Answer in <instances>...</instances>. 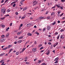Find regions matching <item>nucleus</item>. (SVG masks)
Wrapping results in <instances>:
<instances>
[{
	"mask_svg": "<svg viewBox=\"0 0 65 65\" xmlns=\"http://www.w3.org/2000/svg\"><path fill=\"white\" fill-rule=\"evenodd\" d=\"M65 19V17H63L62 18V20H64V19Z\"/></svg>",
	"mask_w": 65,
	"mask_h": 65,
	"instance_id": "nucleus-40",
	"label": "nucleus"
},
{
	"mask_svg": "<svg viewBox=\"0 0 65 65\" xmlns=\"http://www.w3.org/2000/svg\"><path fill=\"white\" fill-rule=\"evenodd\" d=\"M4 1L3 0L1 1V3H3V2H4Z\"/></svg>",
	"mask_w": 65,
	"mask_h": 65,
	"instance_id": "nucleus-58",
	"label": "nucleus"
},
{
	"mask_svg": "<svg viewBox=\"0 0 65 65\" xmlns=\"http://www.w3.org/2000/svg\"><path fill=\"white\" fill-rule=\"evenodd\" d=\"M64 31V29H61L60 30V31H61V32H63V31Z\"/></svg>",
	"mask_w": 65,
	"mask_h": 65,
	"instance_id": "nucleus-29",
	"label": "nucleus"
},
{
	"mask_svg": "<svg viewBox=\"0 0 65 65\" xmlns=\"http://www.w3.org/2000/svg\"><path fill=\"white\" fill-rule=\"evenodd\" d=\"M26 64H30V63H29V62H26Z\"/></svg>",
	"mask_w": 65,
	"mask_h": 65,
	"instance_id": "nucleus-26",
	"label": "nucleus"
},
{
	"mask_svg": "<svg viewBox=\"0 0 65 65\" xmlns=\"http://www.w3.org/2000/svg\"><path fill=\"white\" fill-rule=\"evenodd\" d=\"M0 56H3V54H1L0 55Z\"/></svg>",
	"mask_w": 65,
	"mask_h": 65,
	"instance_id": "nucleus-59",
	"label": "nucleus"
},
{
	"mask_svg": "<svg viewBox=\"0 0 65 65\" xmlns=\"http://www.w3.org/2000/svg\"><path fill=\"white\" fill-rule=\"evenodd\" d=\"M57 23H60V21H58Z\"/></svg>",
	"mask_w": 65,
	"mask_h": 65,
	"instance_id": "nucleus-52",
	"label": "nucleus"
},
{
	"mask_svg": "<svg viewBox=\"0 0 65 65\" xmlns=\"http://www.w3.org/2000/svg\"><path fill=\"white\" fill-rule=\"evenodd\" d=\"M41 65H46V64L45 63H43L41 64Z\"/></svg>",
	"mask_w": 65,
	"mask_h": 65,
	"instance_id": "nucleus-33",
	"label": "nucleus"
},
{
	"mask_svg": "<svg viewBox=\"0 0 65 65\" xmlns=\"http://www.w3.org/2000/svg\"><path fill=\"white\" fill-rule=\"evenodd\" d=\"M22 26H23V24H21L20 25V27H22Z\"/></svg>",
	"mask_w": 65,
	"mask_h": 65,
	"instance_id": "nucleus-50",
	"label": "nucleus"
},
{
	"mask_svg": "<svg viewBox=\"0 0 65 65\" xmlns=\"http://www.w3.org/2000/svg\"><path fill=\"white\" fill-rule=\"evenodd\" d=\"M12 46V45H9L8 47V48H9L10 47H11Z\"/></svg>",
	"mask_w": 65,
	"mask_h": 65,
	"instance_id": "nucleus-10",
	"label": "nucleus"
},
{
	"mask_svg": "<svg viewBox=\"0 0 65 65\" xmlns=\"http://www.w3.org/2000/svg\"><path fill=\"white\" fill-rule=\"evenodd\" d=\"M23 7H20V9H23Z\"/></svg>",
	"mask_w": 65,
	"mask_h": 65,
	"instance_id": "nucleus-64",
	"label": "nucleus"
},
{
	"mask_svg": "<svg viewBox=\"0 0 65 65\" xmlns=\"http://www.w3.org/2000/svg\"><path fill=\"white\" fill-rule=\"evenodd\" d=\"M45 44H47V42H45Z\"/></svg>",
	"mask_w": 65,
	"mask_h": 65,
	"instance_id": "nucleus-61",
	"label": "nucleus"
},
{
	"mask_svg": "<svg viewBox=\"0 0 65 65\" xmlns=\"http://www.w3.org/2000/svg\"><path fill=\"white\" fill-rule=\"evenodd\" d=\"M56 21H55L54 23H53L52 24L53 25H55V24H56Z\"/></svg>",
	"mask_w": 65,
	"mask_h": 65,
	"instance_id": "nucleus-23",
	"label": "nucleus"
},
{
	"mask_svg": "<svg viewBox=\"0 0 65 65\" xmlns=\"http://www.w3.org/2000/svg\"><path fill=\"white\" fill-rule=\"evenodd\" d=\"M14 3H15V2H13L11 4V5H13V4H14Z\"/></svg>",
	"mask_w": 65,
	"mask_h": 65,
	"instance_id": "nucleus-18",
	"label": "nucleus"
},
{
	"mask_svg": "<svg viewBox=\"0 0 65 65\" xmlns=\"http://www.w3.org/2000/svg\"><path fill=\"white\" fill-rule=\"evenodd\" d=\"M3 60H2L0 61V62L1 63H2L3 62Z\"/></svg>",
	"mask_w": 65,
	"mask_h": 65,
	"instance_id": "nucleus-48",
	"label": "nucleus"
},
{
	"mask_svg": "<svg viewBox=\"0 0 65 65\" xmlns=\"http://www.w3.org/2000/svg\"><path fill=\"white\" fill-rule=\"evenodd\" d=\"M8 48L7 47H6L5 48H3L2 49V50H4V51H5V50H7V48Z\"/></svg>",
	"mask_w": 65,
	"mask_h": 65,
	"instance_id": "nucleus-12",
	"label": "nucleus"
},
{
	"mask_svg": "<svg viewBox=\"0 0 65 65\" xmlns=\"http://www.w3.org/2000/svg\"><path fill=\"white\" fill-rule=\"evenodd\" d=\"M26 9H27V8L26 7L24 8L23 9V11L25 10Z\"/></svg>",
	"mask_w": 65,
	"mask_h": 65,
	"instance_id": "nucleus-15",
	"label": "nucleus"
},
{
	"mask_svg": "<svg viewBox=\"0 0 65 65\" xmlns=\"http://www.w3.org/2000/svg\"><path fill=\"white\" fill-rule=\"evenodd\" d=\"M58 59H59V58L57 57L54 60V61H58Z\"/></svg>",
	"mask_w": 65,
	"mask_h": 65,
	"instance_id": "nucleus-6",
	"label": "nucleus"
},
{
	"mask_svg": "<svg viewBox=\"0 0 65 65\" xmlns=\"http://www.w3.org/2000/svg\"><path fill=\"white\" fill-rule=\"evenodd\" d=\"M8 29H9V27H8L6 29V31H8Z\"/></svg>",
	"mask_w": 65,
	"mask_h": 65,
	"instance_id": "nucleus-25",
	"label": "nucleus"
},
{
	"mask_svg": "<svg viewBox=\"0 0 65 65\" xmlns=\"http://www.w3.org/2000/svg\"><path fill=\"white\" fill-rule=\"evenodd\" d=\"M12 48L9 51V54L10 53V52H11V51H12Z\"/></svg>",
	"mask_w": 65,
	"mask_h": 65,
	"instance_id": "nucleus-20",
	"label": "nucleus"
},
{
	"mask_svg": "<svg viewBox=\"0 0 65 65\" xmlns=\"http://www.w3.org/2000/svg\"><path fill=\"white\" fill-rule=\"evenodd\" d=\"M27 35L28 36H32V34L29 32L27 33Z\"/></svg>",
	"mask_w": 65,
	"mask_h": 65,
	"instance_id": "nucleus-7",
	"label": "nucleus"
},
{
	"mask_svg": "<svg viewBox=\"0 0 65 65\" xmlns=\"http://www.w3.org/2000/svg\"><path fill=\"white\" fill-rule=\"evenodd\" d=\"M41 19H44V17H41Z\"/></svg>",
	"mask_w": 65,
	"mask_h": 65,
	"instance_id": "nucleus-43",
	"label": "nucleus"
},
{
	"mask_svg": "<svg viewBox=\"0 0 65 65\" xmlns=\"http://www.w3.org/2000/svg\"><path fill=\"white\" fill-rule=\"evenodd\" d=\"M34 28H37V27H36V25H35L34 26Z\"/></svg>",
	"mask_w": 65,
	"mask_h": 65,
	"instance_id": "nucleus-55",
	"label": "nucleus"
},
{
	"mask_svg": "<svg viewBox=\"0 0 65 65\" xmlns=\"http://www.w3.org/2000/svg\"><path fill=\"white\" fill-rule=\"evenodd\" d=\"M12 23H11L10 24V26H12Z\"/></svg>",
	"mask_w": 65,
	"mask_h": 65,
	"instance_id": "nucleus-38",
	"label": "nucleus"
},
{
	"mask_svg": "<svg viewBox=\"0 0 65 65\" xmlns=\"http://www.w3.org/2000/svg\"><path fill=\"white\" fill-rule=\"evenodd\" d=\"M9 34H7L6 35V37H9Z\"/></svg>",
	"mask_w": 65,
	"mask_h": 65,
	"instance_id": "nucleus-14",
	"label": "nucleus"
},
{
	"mask_svg": "<svg viewBox=\"0 0 65 65\" xmlns=\"http://www.w3.org/2000/svg\"><path fill=\"white\" fill-rule=\"evenodd\" d=\"M5 17H8V16H9V15L8 14L7 15H5Z\"/></svg>",
	"mask_w": 65,
	"mask_h": 65,
	"instance_id": "nucleus-51",
	"label": "nucleus"
},
{
	"mask_svg": "<svg viewBox=\"0 0 65 65\" xmlns=\"http://www.w3.org/2000/svg\"><path fill=\"white\" fill-rule=\"evenodd\" d=\"M26 50V48H23L22 50V51H23V52H24V51Z\"/></svg>",
	"mask_w": 65,
	"mask_h": 65,
	"instance_id": "nucleus-16",
	"label": "nucleus"
},
{
	"mask_svg": "<svg viewBox=\"0 0 65 65\" xmlns=\"http://www.w3.org/2000/svg\"><path fill=\"white\" fill-rule=\"evenodd\" d=\"M58 32H56L54 34V35H58Z\"/></svg>",
	"mask_w": 65,
	"mask_h": 65,
	"instance_id": "nucleus-21",
	"label": "nucleus"
},
{
	"mask_svg": "<svg viewBox=\"0 0 65 65\" xmlns=\"http://www.w3.org/2000/svg\"><path fill=\"white\" fill-rule=\"evenodd\" d=\"M5 11H6V9L4 10V9H2L1 12H3V14H4V13H5Z\"/></svg>",
	"mask_w": 65,
	"mask_h": 65,
	"instance_id": "nucleus-2",
	"label": "nucleus"
},
{
	"mask_svg": "<svg viewBox=\"0 0 65 65\" xmlns=\"http://www.w3.org/2000/svg\"><path fill=\"white\" fill-rule=\"evenodd\" d=\"M9 0H6L5 2V3H6V2H7Z\"/></svg>",
	"mask_w": 65,
	"mask_h": 65,
	"instance_id": "nucleus-42",
	"label": "nucleus"
},
{
	"mask_svg": "<svg viewBox=\"0 0 65 65\" xmlns=\"http://www.w3.org/2000/svg\"><path fill=\"white\" fill-rule=\"evenodd\" d=\"M4 19H5V17H4L3 18H1V20H4Z\"/></svg>",
	"mask_w": 65,
	"mask_h": 65,
	"instance_id": "nucleus-17",
	"label": "nucleus"
},
{
	"mask_svg": "<svg viewBox=\"0 0 65 65\" xmlns=\"http://www.w3.org/2000/svg\"><path fill=\"white\" fill-rule=\"evenodd\" d=\"M5 41V39L3 38H1L0 40V41L1 42H3V41Z\"/></svg>",
	"mask_w": 65,
	"mask_h": 65,
	"instance_id": "nucleus-4",
	"label": "nucleus"
},
{
	"mask_svg": "<svg viewBox=\"0 0 65 65\" xmlns=\"http://www.w3.org/2000/svg\"><path fill=\"white\" fill-rule=\"evenodd\" d=\"M56 45L55 44L54 45H53V46L54 47H55V46H56Z\"/></svg>",
	"mask_w": 65,
	"mask_h": 65,
	"instance_id": "nucleus-53",
	"label": "nucleus"
},
{
	"mask_svg": "<svg viewBox=\"0 0 65 65\" xmlns=\"http://www.w3.org/2000/svg\"><path fill=\"white\" fill-rule=\"evenodd\" d=\"M58 61H56V62L54 63L55 64H57L58 63Z\"/></svg>",
	"mask_w": 65,
	"mask_h": 65,
	"instance_id": "nucleus-34",
	"label": "nucleus"
},
{
	"mask_svg": "<svg viewBox=\"0 0 65 65\" xmlns=\"http://www.w3.org/2000/svg\"><path fill=\"white\" fill-rule=\"evenodd\" d=\"M47 19H50V17H48L47 18Z\"/></svg>",
	"mask_w": 65,
	"mask_h": 65,
	"instance_id": "nucleus-47",
	"label": "nucleus"
},
{
	"mask_svg": "<svg viewBox=\"0 0 65 65\" xmlns=\"http://www.w3.org/2000/svg\"><path fill=\"white\" fill-rule=\"evenodd\" d=\"M32 50L33 52H35L36 51V48H33L32 49Z\"/></svg>",
	"mask_w": 65,
	"mask_h": 65,
	"instance_id": "nucleus-8",
	"label": "nucleus"
},
{
	"mask_svg": "<svg viewBox=\"0 0 65 65\" xmlns=\"http://www.w3.org/2000/svg\"><path fill=\"white\" fill-rule=\"evenodd\" d=\"M2 37L3 38H4V37H5V36H4V35H3L2 36Z\"/></svg>",
	"mask_w": 65,
	"mask_h": 65,
	"instance_id": "nucleus-36",
	"label": "nucleus"
},
{
	"mask_svg": "<svg viewBox=\"0 0 65 65\" xmlns=\"http://www.w3.org/2000/svg\"><path fill=\"white\" fill-rule=\"evenodd\" d=\"M51 27L50 26H47V30H50V29H51Z\"/></svg>",
	"mask_w": 65,
	"mask_h": 65,
	"instance_id": "nucleus-5",
	"label": "nucleus"
},
{
	"mask_svg": "<svg viewBox=\"0 0 65 65\" xmlns=\"http://www.w3.org/2000/svg\"><path fill=\"white\" fill-rule=\"evenodd\" d=\"M45 29H46V28H44L43 29V31H45Z\"/></svg>",
	"mask_w": 65,
	"mask_h": 65,
	"instance_id": "nucleus-57",
	"label": "nucleus"
},
{
	"mask_svg": "<svg viewBox=\"0 0 65 65\" xmlns=\"http://www.w3.org/2000/svg\"><path fill=\"white\" fill-rule=\"evenodd\" d=\"M55 14V13H54V12H53L52 13L51 15H53V14Z\"/></svg>",
	"mask_w": 65,
	"mask_h": 65,
	"instance_id": "nucleus-28",
	"label": "nucleus"
},
{
	"mask_svg": "<svg viewBox=\"0 0 65 65\" xmlns=\"http://www.w3.org/2000/svg\"><path fill=\"white\" fill-rule=\"evenodd\" d=\"M19 53L18 52H17L16 53V55H19Z\"/></svg>",
	"mask_w": 65,
	"mask_h": 65,
	"instance_id": "nucleus-30",
	"label": "nucleus"
},
{
	"mask_svg": "<svg viewBox=\"0 0 65 65\" xmlns=\"http://www.w3.org/2000/svg\"><path fill=\"white\" fill-rule=\"evenodd\" d=\"M60 11H58V14H60Z\"/></svg>",
	"mask_w": 65,
	"mask_h": 65,
	"instance_id": "nucleus-56",
	"label": "nucleus"
},
{
	"mask_svg": "<svg viewBox=\"0 0 65 65\" xmlns=\"http://www.w3.org/2000/svg\"><path fill=\"white\" fill-rule=\"evenodd\" d=\"M63 15V13H62L61 14L60 16V17H61V16Z\"/></svg>",
	"mask_w": 65,
	"mask_h": 65,
	"instance_id": "nucleus-54",
	"label": "nucleus"
},
{
	"mask_svg": "<svg viewBox=\"0 0 65 65\" xmlns=\"http://www.w3.org/2000/svg\"><path fill=\"white\" fill-rule=\"evenodd\" d=\"M15 14L16 15H18V14H19V13L18 12H17L15 13Z\"/></svg>",
	"mask_w": 65,
	"mask_h": 65,
	"instance_id": "nucleus-41",
	"label": "nucleus"
},
{
	"mask_svg": "<svg viewBox=\"0 0 65 65\" xmlns=\"http://www.w3.org/2000/svg\"><path fill=\"white\" fill-rule=\"evenodd\" d=\"M25 17H23L22 18V19H25Z\"/></svg>",
	"mask_w": 65,
	"mask_h": 65,
	"instance_id": "nucleus-46",
	"label": "nucleus"
},
{
	"mask_svg": "<svg viewBox=\"0 0 65 65\" xmlns=\"http://www.w3.org/2000/svg\"><path fill=\"white\" fill-rule=\"evenodd\" d=\"M55 6H56L57 7H58V8H60H60L61 9H63V7H61L60 6L58 5L57 4L56 5H55Z\"/></svg>",
	"mask_w": 65,
	"mask_h": 65,
	"instance_id": "nucleus-3",
	"label": "nucleus"
},
{
	"mask_svg": "<svg viewBox=\"0 0 65 65\" xmlns=\"http://www.w3.org/2000/svg\"><path fill=\"white\" fill-rule=\"evenodd\" d=\"M22 40H20L19 41H18V43H21V42H22Z\"/></svg>",
	"mask_w": 65,
	"mask_h": 65,
	"instance_id": "nucleus-11",
	"label": "nucleus"
},
{
	"mask_svg": "<svg viewBox=\"0 0 65 65\" xmlns=\"http://www.w3.org/2000/svg\"><path fill=\"white\" fill-rule=\"evenodd\" d=\"M25 1V0H22L21 1L23 2H24Z\"/></svg>",
	"mask_w": 65,
	"mask_h": 65,
	"instance_id": "nucleus-60",
	"label": "nucleus"
},
{
	"mask_svg": "<svg viewBox=\"0 0 65 65\" xmlns=\"http://www.w3.org/2000/svg\"><path fill=\"white\" fill-rule=\"evenodd\" d=\"M60 37V35H59L57 37V39H58L59 38V37Z\"/></svg>",
	"mask_w": 65,
	"mask_h": 65,
	"instance_id": "nucleus-37",
	"label": "nucleus"
},
{
	"mask_svg": "<svg viewBox=\"0 0 65 65\" xmlns=\"http://www.w3.org/2000/svg\"><path fill=\"white\" fill-rule=\"evenodd\" d=\"M30 25H31L30 24H28L27 25V27H29V26H30Z\"/></svg>",
	"mask_w": 65,
	"mask_h": 65,
	"instance_id": "nucleus-31",
	"label": "nucleus"
},
{
	"mask_svg": "<svg viewBox=\"0 0 65 65\" xmlns=\"http://www.w3.org/2000/svg\"><path fill=\"white\" fill-rule=\"evenodd\" d=\"M20 34H21V32L18 33H17V35H20Z\"/></svg>",
	"mask_w": 65,
	"mask_h": 65,
	"instance_id": "nucleus-32",
	"label": "nucleus"
},
{
	"mask_svg": "<svg viewBox=\"0 0 65 65\" xmlns=\"http://www.w3.org/2000/svg\"><path fill=\"white\" fill-rule=\"evenodd\" d=\"M8 12H10V10H7Z\"/></svg>",
	"mask_w": 65,
	"mask_h": 65,
	"instance_id": "nucleus-63",
	"label": "nucleus"
},
{
	"mask_svg": "<svg viewBox=\"0 0 65 65\" xmlns=\"http://www.w3.org/2000/svg\"><path fill=\"white\" fill-rule=\"evenodd\" d=\"M48 44L49 45H51V42H48Z\"/></svg>",
	"mask_w": 65,
	"mask_h": 65,
	"instance_id": "nucleus-44",
	"label": "nucleus"
},
{
	"mask_svg": "<svg viewBox=\"0 0 65 65\" xmlns=\"http://www.w3.org/2000/svg\"><path fill=\"white\" fill-rule=\"evenodd\" d=\"M48 37L50 38L51 37V35H48Z\"/></svg>",
	"mask_w": 65,
	"mask_h": 65,
	"instance_id": "nucleus-62",
	"label": "nucleus"
},
{
	"mask_svg": "<svg viewBox=\"0 0 65 65\" xmlns=\"http://www.w3.org/2000/svg\"><path fill=\"white\" fill-rule=\"evenodd\" d=\"M15 4H14V5H13V7H15Z\"/></svg>",
	"mask_w": 65,
	"mask_h": 65,
	"instance_id": "nucleus-45",
	"label": "nucleus"
},
{
	"mask_svg": "<svg viewBox=\"0 0 65 65\" xmlns=\"http://www.w3.org/2000/svg\"><path fill=\"white\" fill-rule=\"evenodd\" d=\"M50 51L49 50H48L47 53L46 54L47 55H48L49 54H50Z\"/></svg>",
	"mask_w": 65,
	"mask_h": 65,
	"instance_id": "nucleus-9",
	"label": "nucleus"
},
{
	"mask_svg": "<svg viewBox=\"0 0 65 65\" xmlns=\"http://www.w3.org/2000/svg\"><path fill=\"white\" fill-rule=\"evenodd\" d=\"M2 28H4V27H5V25H2Z\"/></svg>",
	"mask_w": 65,
	"mask_h": 65,
	"instance_id": "nucleus-35",
	"label": "nucleus"
},
{
	"mask_svg": "<svg viewBox=\"0 0 65 65\" xmlns=\"http://www.w3.org/2000/svg\"><path fill=\"white\" fill-rule=\"evenodd\" d=\"M37 8H38V7H36V8H34V9L35 10H36V9H37Z\"/></svg>",
	"mask_w": 65,
	"mask_h": 65,
	"instance_id": "nucleus-24",
	"label": "nucleus"
},
{
	"mask_svg": "<svg viewBox=\"0 0 65 65\" xmlns=\"http://www.w3.org/2000/svg\"><path fill=\"white\" fill-rule=\"evenodd\" d=\"M23 2H22V1H21L20 3H21V5H23Z\"/></svg>",
	"mask_w": 65,
	"mask_h": 65,
	"instance_id": "nucleus-39",
	"label": "nucleus"
},
{
	"mask_svg": "<svg viewBox=\"0 0 65 65\" xmlns=\"http://www.w3.org/2000/svg\"><path fill=\"white\" fill-rule=\"evenodd\" d=\"M62 38H63V36H62V35H61L60 37V38L62 39Z\"/></svg>",
	"mask_w": 65,
	"mask_h": 65,
	"instance_id": "nucleus-49",
	"label": "nucleus"
},
{
	"mask_svg": "<svg viewBox=\"0 0 65 65\" xmlns=\"http://www.w3.org/2000/svg\"><path fill=\"white\" fill-rule=\"evenodd\" d=\"M61 1L62 2H64L65 1V0H61Z\"/></svg>",
	"mask_w": 65,
	"mask_h": 65,
	"instance_id": "nucleus-27",
	"label": "nucleus"
},
{
	"mask_svg": "<svg viewBox=\"0 0 65 65\" xmlns=\"http://www.w3.org/2000/svg\"><path fill=\"white\" fill-rule=\"evenodd\" d=\"M37 4V1H35L33 2V6H35V5H36V4Z\"/></svg>",
	"mask_w": 65,
	"mask_h": 65,
	"instance_id": "nucleus-1",
	"label": "nucleus"
},
{
	"mask_svg": "<svg viewBox=\"0 0 65 65\" xmlns=\"http://www.w3.org/2000/svg\"><path fill=\"white\" fill-rule=\"evenodd\" d=\"M36 34H37L38 35H39V34L36 31L35 32Z\"/></svg>",
	"mask_w": 65,
	"mask_h": 65,
	"instance_id": "nucleus-19",
	"label": "nucleus"
},
{
	"mask_svg": "<svg viewBox=\"0 0 65 65\" xmlns=\"http://www.w3.org/2000/svg\"><path fill=\"white\" fill-rule=\"evenodd\" d=\"M4 61H3L2 64H1V65H5V64H4Z\"/></svg>",
	"mask_w": 65,
	"mask_h": 65,
	"instance_id": "nucleus-22",
	"label": "nucleus"
},
{
	"mask_svg": "<svg viewBox=\"0 0 65 65\" xmlns=\"http://www.w3.org/2000/svg\"><path fill=\"white\" fill-rule=\"evenodd\" d=\"M23 37H24L23 36H21L19 38V39H22V38H23Z\"/></svg>",
	"mask_w": 65,
	"mask_h": 65,
	"instance_id": "nucleus-13",
	"label": "nucleus"
}]
</instances>
